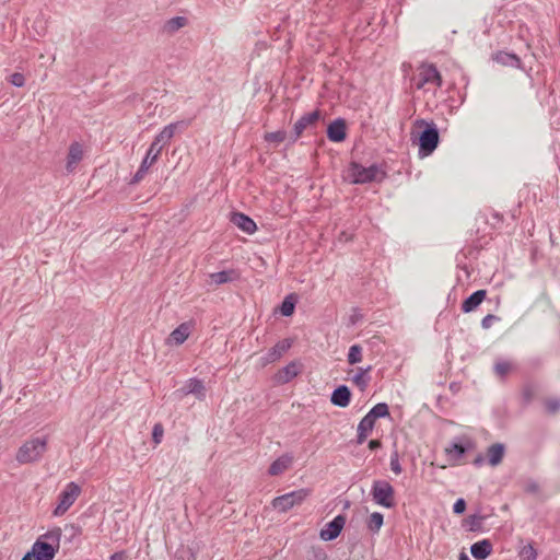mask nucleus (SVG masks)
Returning a JSON list of instances; mask_svg holds the SVG:
<instances>
[{
  "mask_svg": "<svg viewBox=\"0 0 560 560\" xmlns=\"http://www.w3.org/2000/svg\"><path fill=\"white\" fill-rule=\"evenodd\" d=\"M61 528L54 527L36 539L30 552L35 560H52L59 550Z\"/></svg>",
  "mask_w": 560,
  "mask_h": 560,
  "instance_id": "1",
  "label": "nucleus"
},
{
  "mask_svg": "<svg viewBox=\"0 0 560 560\" xmlns=\"http://www.w3.org/2000/svg\"><path fill=\"white\" fill-rule=\"evenodd\" d=\"M48 439L36 436L25 441L16 452L15 459L20 464H31L42 458L47 451Z\"/></svg>",
  "mask_w": 560,
  "mask_h": 560,
  "instance_id": "2",
  "label": "nucleus"
},
{
  "mask_svg": "<svg viewBox=\"0 0 560 560\" xmlns=\"http://www.w3.org/2000/svg\"><path fill=\"white\" fill-rule=\"evenodd\" d=\"M349 176L353 184H366L372 182H382L386 177V172L377 164L368 167L360 163L351 162L349 166Z\"/></svg>",
  "mask_w": 560,
  "mask_h": 560,
  "instance_id": "3",
  "label": "nucleus"
},
{
  "mask_svg": "<svg viewBox=\"0 0 560 560\" xmlns=\"http://www.w3.org/2000/svg\"><path fill=\"white\" fill-rule=\"evenodd\" d=\"M416 125L424 127L419 136V154L421 156H428L433 153L440 142V135L436 125L431 121L428 122L423 119H418Z\"/></svg>",
  "mask_w": 560,
  "mask_h": 560,
  "instance_id": "4",
  "label": "nucleus"
},
{
  "mask_svg": "<svg viewBox=\"0 0 560 560\" xmlns=\"http://www.w3.org/2000/svg\"><path fill=\"white\" fill-rule=\"evenodd\" d=\"M373 501L386 509L395 506V490L386 480H374L371 488Z\"/></svg>",
  "mask_w": 560,
  "mask_h": 560,
  "instance_id": "5",
  "label": "nucleus"
},
{
  "mask_svg": "<svg viewBox=\"0 0 560 560\" xmlns=\"http://www.w3.org/2000/svg\"><path fill=\"white\" fill-rule=\"evenodd\" d=\"M412 84L418 89H423L427 84H432L434 86H442V78L436 69V67L432 63H422L417 73L411 79Z\"/></svg>",
  "mask_w": 560,
  "mask_h": 560,
  "instance_id": "6",
  "label": "nucleus"
},
{
  "mask_svg": "<svg viewBox=\"0 0 560 560\" xmlns=\"http://www.w3.org/2000/svg\"><path fill=\"white\" fill-rule=\"evenodd\" d=\"M310 494L308 489H299L285 494L276 497L271 505L279 512H288L292 508L300 505Z\"/></svg>",
  "mask_w": 560,
  "mask_h": 560,
  "instance_id": "7",
  "label": "nucleus"
},
{
  "mask_svg": "<svg viewBox=\"0 0 560 560\" xmlns=\"http://www.w3.org/2000/svg\"><path fill=\"white\" fill-rule=\"evenodd\" d=\"M81 493V488L75 482L71 481L67 483L65 489L58 495V504L54 510L55 516L63 515L71 505L75 502Z\"/></svg>",
  "mask_w": 560,
  "mask_h": 560,
  "instance_id": "8",
  "label": "nucleus"
},
{
  "mask_svg": "<svg viewBox=\"0 0 560 560\" xmlns=\"http://www.w3.org/2000/svg\"><path fill=\"white\" fill-rule=\"evenodd\" d=\"M475 448L474 441L468 436H457L445 448L446 455L453 460H459L467 452Z\"/></svg>",
  "mask_w": 560,
  "mask_h": 560,
  "instance_id": "9",
  "label": "nucleus"
},
{
  "mask_svg": "<svg viewBox=\"0 0 560 560\" xmlns=\"http://www.w3.org/2000/svg\"><path fill=\"white\" fill-rule=\"evenodd\" d=\"M161 151L162 150H160L159 148H156L155 145H153L151 143V145L149 147V149L147 151L144 159L142 160L138 171L136 172V174L133 175V177L131 179V184H137L143 179V177L148 173L149 168L158 161V159L161 154Z\"/></svg>",
  "mask_w": 560,
  "mask_h": 560,
  "instance_id": "10",
  "label": "nucleus"
},
{
  "mask_svg": "<svg viewBox=\"0 0 560 560\" xmlns=\"http://www.w3.org/2000/svg\"><path fill=\"white\" fill-rule=\"evenodd\" d=\"M320 117L319 110H314L303 115L293 127V133L289 137L290 143H294L303 133L304 130L316 125Z\"/></svg>",
  "mask_w": 560,
  "mask_h": 560,
  "instance_id": "11",
  "label": "nucleus"
},
{
  "mask_svg": "<svg viewBox=\"0 0 560 560\" xmlns=\"http://www.w3.org/2000/svg\"><path fill=\"white\" fill-rule=\"evenodd\" d=\"M187 126L188 122L185 120L168 124L160 131L159 135L155 136L152 144L162 150L164 145L170 143L171 139L174 137L178 129H184Z\"/></svg>",
  "mask_w": 560,
  "mask_h": 560,
  "instance_id": "12",
  "label": "nucleus"
},
{
  "mask_svg": "<svg viewBox=\"0 0 560 560\" xmlns=\"http://www.w3.org/2000/svg\"><path fill=\"white\" fill-rule=\"evenodd\" d=\"M293 340L290 338L282 339L278 341L268 352L260 358L261 365L266 366L270 363H273L280 360L284 353L289 351L292 347Z\"/></svg>",
  "mask_w": 560,
  "mask_h": 560,
  "instance_id": "13",
  "label": "nucleus"
},
{
  "mask_svg": "<svg viewBox=\"0 0 560 560\" xmlns=\"http://www.w3.org/2000/svg\"><path fill=\"white\" fill-rule=\"evenodd\" d=\"M346 524V516L342 514L337 515L328 522L319 532L320 539L325 541H330L336 539L341 530L343 529Z\"/></svg>",
  "mask_w": 560,
  "mask_h": 560,
  "instance_id": "14",
  "label": "nucleus"
},
{
  "mask_svg": "<svg viewBox=\"0 0 560 560\" xmlns=\"http://www.w3.org/2000/svg\"><path fill=\"white\" fill-rule=\"evenodd\" d=\"M183 396L194 395L198 400L202 401L207 397V389L202 380L191 377L186 381L185 385L178 389Z\"/></svg>",
  "mask_w": 560,
  "mask_h": 560,
  "instance_id": "15",
  "label": "nucleus"
},
{
  "mask_svg": "<svg viewBox=\"0 0 560 560\" xmlns=\"http://www.w3.org/2000/svg\"><path fill=\"white\" fill-rule=\"evenodd\" d=\"M347 126L342 118H337L329 124L327 128V137L332 142H341L347 137Z\"/></svg>",
  "mask_w": 560,
  "mask_h": 560,
  "instance_id": "16",
  "label": "nucleus"
},
{
  "mask_svg": "<svg viewBox=\"0 0 560 560\" xmlns=\"http://www.w3.org/2000/svg\"><path fill=\"white\" fill-rule=\"evenodd\" d=\"M231 222L247 234H253L257 230L255 221L242 212H232Z\"/></svg>",
  "mask_w": 560,
  "mask_h": 560,
  "instance_id": "17",
  "label": "nucleus"
},
{
  "mask_svg": "<svg viewBox=\"0 0 560 560\" xmlns=\"http://www.w3.org/2000/svg\"><path fill=\"white\" fill-rule=\"evenodd\" d=\"M350 400L351 390L347 385H339L332 390L330 396L331 404L340 408L349 406Z\"/></svg>",
  "mask_w": 560,
  "mask_h": 560,
  "instance_id": "18",
  "label": "nucleus"
},
{
  "mask_svg": "<svg viewBox=\"0 0 560 560\" xmlns=\"http://www.w3.org/2000/svg\"><path fill=\"white\" fill-rule=\"evenodd\" d=\"M209 278L211 280L210 283L221 285L237 281L241 278V273L236 269H228L218 272H212L209 275Z\"/></svg>",
  "mask_w": 560,
  "mask_h": 560,
  "instance_id": "19",
  "label": "nucleus"
},
{
  "mask_svg": "<svg viewBox=\"0 0 560 560\" xmlns=\"http://www.w3.org/2000/svg\"><path fill=\"white\" fill-rule=\"evenodd\" d=\"M300 373V364L295 361H291L281 370L278 371L275 378L279 384H287L296 377Z\"/></svg>",
  "mask_w": 560,
  "mask_h": 560,
  "instance_id": "20",
  "label": "nucleus"
},
{
  "mask_svg": "<svg viewBox=\"0 0 560 560\" xmlns=\"http://www.w3.org/2000/svg\"><path fill=\"white\" fill-rule=\"evenodd\" d=\"M493 551V545L489 539L479 540L470 546V553L476 560L487 559Z\"/></svg>",
  "mask_w": 560,
  "mask_h": 560,
  "instance_id": "21",
  "label": "nucleus"
},
{
  "mask_svg": "<svg viewBox=\"0 0 560 560\" xmlns=\"http://www.w3.org/2000/svg\"><path fill=\"white\" fill-rule=\"evenodd\" d=\"M191 332V324L188 322L182 323L170 335L167 342L179 346L184 343Z\"/></svg>",
  "mask_w": 560,
  "mask_h": 560,
  "instance_id": "22",
  "label": "nucleus"
},
{
  "mask_svg": "<svg viewBox=\"0 0 560 560\" xmlns=\"http://www.w3.org/2000/svg\"><path fill=\"white\" fill-rule=\"evenodd\" d=\"M83 159V149L79 142H73L69 147L66 168L69 173L73 172L77 164Z\"/></svg>",
  "mask_w": 560,
  "mask_h": 560,
  "instance_id": "23",
  "label": "nucleus"
},
{
  "mask_svg": "<svg viewBox=\"0 0 560 560\" xmlns=\"http://www.w3.org/2000/svg\"><path fill=\"white\" fill-rule=\"evenodd\" d=\"M487 295L486 290H477L471 293L467 299L464 300L462 304V311L464 313H470L475 311L485 300Z\"/></svg>",
  "mask_w": 560,
  "mask_h": 560,
  "instance_id": "24",
  "label": "nucleus"
},
{
  "mask_svg": "<svg viewBox=\"0 0 560 560\" xmlns=\"http://www.w3.org/2000/svg\"><path fill=\"white\" fill-rule=\"evenodd\" d=\"M292 462V455L283 454L282 456L278 457L276 460L271 463V465L268 468V474L270 476H278L285 471L291 466Z\"/></svg>",
  "mask_w": 560,
  "mask_h": 560,
  "instance_id": "25",
  "label": "nucleus"
},
{
  "mask_svg": "<svg viewBox=\"0 0 560 560\" xmlns=\"http://www.w3.org/2000/svg\"><path fill=\"white\" fill-rule=\"evenodd\" d=\"M505 446L502 443H495L489 446L487 455L488 462L492 467L498 466L504 456Z\"/></svg>",
  "mask_w": 560,
  "mask_h": 560,
  "instance_id": "26",
  "label": "nucleus"
},
{
  "mask_svg": "<svg viewBox=\"0 0 560 560\" xmlns=\"http://www.w3.org/2000/svg\"><path fill=\"white\" fill-rule=\"evenodd\" d=\"M493 60L502 66L520 68L521 59L517 55L506 51H499L494 55Z\"/></svg>",
  "mask_w": 560,
  "mask_h": 560,
  "instance_id": "27",
  "label": "nucleus"
},
{
  "mask_svg": "<svg viewBox=\"0 0 560 560\" xmlns=\"http://www.w3.org/2000/svg\"><path fill=\"white\" fill-rule=\"evenodd\" d=\"M486 518V515L482 514H471L464 520L463 526L469 532H482Z\"/></svg>",
  "mask_w": 560,
  "mask_h": 560,
  "instance_id": "28",
  "label": "nucleus"
},
{
  "mask_svg": "<svg viewBox=\"0 0 560 560\" xmlns=\"http://www.w3.org/2000/svg\"><path fill=\"white\" fill-rule=\"evenodd\" d=\"M187 19L184 16H175L165 22L163 31L167 34H174L179 28L184 27Z\"/></svg>",
  "mask_w": 560,
  "mask_h": 560,
  "instance_id": "29",
  "label": "nucleus"
},
{
  "mask_svg": "<svg viewBox=\"0 0 560 560\" xmlns=\"http://www.w3.org/2000/svg\"><path fill=\"white\" fill-rule=\"evenodd\" d=\"M383 524H384V516L380 512H373L366 521V527L373 534H377L380 532L381 527L383 526Z\"/></svg>",
  "mask_w": 560,
  "mask_h": 560,
  "instance_id": "30",
  "label": "nucleus"
},
{
  "mask_svg": "<svg viewBox=\"0 0 560 560\" xmlns=\"http://www.w3.org/2000/svg\"><path fill=\"white\" fill-rule=\"evenodd\" d=\"M295 303L296 299L293 294L287 295L279 307L281 315L285 317L291 316L294 313Z\"/></svg>",
  "mask_w": 560,
  "mask_h": 560,
  "instance_id": "31",
  "label": "nucleus"
},
{
  "mask_svg": "<svg viewBox=\"0 0 560 560\" xmlns=\"http://www.w3.org/2000/svg\"><path fill=\"white\" fill-rule=\"evenodd\" d=\"M371 366H368L365 369L360 368L352 378L353 383L361 389H364L370 382V376L368 375V373L371 371Z\"/></svg>",
  "mask_w": 560,
  "mask_h": 560,
  "instance_id": "32",
  "label": "nucleus"
},
{
  "mask_svg": "<svg viewBox=\"0 0 560 560\" xmlns=\"http://www.w3.org/2000/svg\"><path fill=\"white\" fill-rule=\"evenodd\" d=\"M366 415L375 421L378 418H384L388 416L389 409L387 404L378 402Z\"/></svg>",
  "mask_w": 560,
  "mask_h": 560,
  "instance_id": "33",
  "label": "nucleus"
},
{
  "mask_svg": "<svg viewBox=\"0 0 560 560\" xmlns=\"http://www.w3.org/2000/svg\"><path fill=\"white\" fill-rule=\"evenodd\" d=\"M288 138L285 130H277L273 132H267L264 137L266 142L280 144Z\"/></svg>",
  "mask_w": 560,
  "mask_h": 560,
  "instance_id": "34",
  "label": "nucleus"
},
{
  "mask_svg": "<svg viewBox=\"0 0 560 560\" xmlns=\"http://www.w3.org/2000/svg\"><path fill=\"white\" fill-rule=\"evenodd\" d=\"M362 361V347L360 345H352L348 352V362L353 365Z\"/></svg>",
  "mask_w": 560,
  "mask_h": 560,
  "instance_id": "35",
  "label": "nucleus"
},
{
  "mask_svg": "<svg viewBox=\"0 0 560 560\" xmlns=\"http://www.w3.org/2000/svg\"><path fill=\"white\" fill-rule=\"evenodd\" d=\"M375 421L365 415L358 424V432L370 434L374 428Z\"/></svg>",
  "mask_w": 560,
  "mask_h": 560,
  "instance_id": "36",
  "label": "nucleus"
},
{
  "mask_svg": "<svg viewBox=\"0 0 560 560\" xmlns=\"http://www.w3.org/2000/svg\"><path fill=\"white\" fill-rule=\"evenodd\" d=\"M520 557L523 560H536L537 551L532 544H528L521 549Z\"/></svg>",
  "mask_w": 560,
  "mask_h": 560,
  "instance_id": "37",
  "label": "nucleus"
},
{
  "mask_svg": "<svg viewBox=\"0 0 560 560\" xmlns=\"http://www.w3.org/2000/svg\"><path fill=\"white\" fill-rule=\"evenodd\" d=\"M511 369L512 365L508 361H499L494 365L495 373L501 377H504L511 371Z\"/></svg>",
  "mask_w": 560,
  "mask_h": 560,
  "instance_id": "38",
  "label": "nucleus"
},
{
  "mask_svg": "<svg viewBox=\"0 0 560 560\" xmlns=\"http://www.w3.org/2000/svg\"><path fill=\"white\" fill-rule=\"evenodd\" d=\"M8 80L12 85L16 88H22L25 84V77L21 72L12 73Z\"/></svg>",
  "mask_w": 560,
  "mask_h": 560,
  "instance_id": "39",
  "label": "nucleus"
},
{
  "mask_svg": "<svg viewBox=\"0 0 560 560\" xmlns=\"http://www.w3.org/2000/svg\"><path fill=\"white\" fill-rule=\"evenodd\" d=\"M390 469L394 474L399 475L402 471L401 465L399 463L398 453L394 452L390 456Z\"/></svg>",
  "mask_w": 560,
  "mask_h": 560,
  "instance_id": "40",
  "label": "nucleus"
},
{
  "mask_svg": "<svg viewBox=\"0 0 560 560\" xmlns=\"http://www.w3.org/2000/svg\"><path fill=\"white\" fill-rule=\"evenodd\" d=\"M498 320H499V317H498V316L492 315V314H488L487 316H485V317L482 318V320H481V327H482L483 329H489V328L492 326V324H493L494 322H498Z\"/></svg>",
  "mask_w": 560,
  "mask_h": 560,
  "instance_id": "41",
  "label": "nucleus"
},
{
  "mask_svg": "<svg viewBox=\"0 0 560 560\" xmlns=\"http://www.w3.org/2000/svg\"><path fill=\"white\" fill-rule=\"evenodd\" d=\"M162 436H163V427L160 423H156L153 427V431H152L153 441L156 444H159V443H161Z\"/></svg>",
  "mask_w": 560,
  "mask_h": 560,
  "instance_id": "42",
  "label": "nucleus"
},
{
  "mask_svg": "<svg viewBox=\"0 0 560 560\" xmlns=\"http://www.w3.org/2000/svg\"><path fill=\"white\" fill-rule=\"evenodd\" d=\"M466 510V501L463 498H459L455 501L453 505V512L455 514H463Z\"/></svg>",
  "mask_w": 560,
  "mask_h": 560,
  "instance_id": "43",
  "label": "nucleus"
},
{
  "mask_svg": "<svg viewBox=\"0 0 560 560\" xmlns=\"http://www.w3.org/2000/svg\"><path fill=\"white\" fill-rule=\"evenodd\" d=\"M560 402L557 399H549L546 401V409L550 413H555L559 410Z\"/></svg>",
  "mask_w": 560,
  "mask_h": 560,
  "instance_id": "44",
  "label": "nucleus"
},
{
  "mask_svg": "<svg viewBox=\"0 0 560 560\" xmlns=\"http://www.w3.org/2000/svg\"><path fill=\"white\" fill-rule=\"evenodd\" d=\"M525 491L528 493H537L539 491V486L534 480H528L525 485Z\"/></svg>",
  "mask_w": 560,
  "mask_h": 560,
  "instance_id": "45",
  "label": "nucleus"
},
{
  "mask_svg": "<svg viewBox=\"0 0 560 560\" xmlns=\"http://www.w3.org/2000/svg\"><path fill=\"white\" fill-rule=\"evenodd\" d=\"M381 446H382V443L378 440H371L369 442V448L371 451H375V450L380 448Z\"/></svg>",
  "mask_w": 560,
  "mask_h": 560,
  "instance_id": "46",
  "label": "nucleus"
},
{
  "mask_svg": "<svg viewBox=\"0 0 560 560\" xmlns=\"http://www.w3.org/2000/svg\"><path fill=\"white\" fill-rule=\"evenodd\" d=\"M523 395H524L525 401L529 402L533 397V392L529 387H526V388H524Z\"/></svg>",
  "mask_w": 560,
  "mask_h": 560,
  "instance_id": "47",
  "label": "nucleus"
},
{
  "mask_svg": "<svg viewBox=\"0 0 560 560\" xmlns=\"http://www.w3.org/2000/svg\"><path fill=\"white\" fill-rule=\"evenodd\" d=\"M368 435H369L368 433L358 432V434H357V443L358 444H362L366 440Z\"/></svg>",
  "mask_w": 560,
  "mask_h": 560,
  "instance_id": "48",
  "label": "nucleus"
},
{
  "mask_svg": "<svg viewBox=\"0 0 560 560\" xmlns=\"http://www.w3.org/2000/svg\"><path fill=\"white\" fill-rule=\"evenodd\" d=\"M109 560H124V556L120 552H116L113 556H110Z\"/></svg>",
  "mask_w": 560,
  "mask_h": 560,
  "instance_id": "49",
  "label": "nucleus"
},
{
  "mask_svg": "<svg viewBox=\"0 0 560 560\" xmlns=\"http://www.w3.org/2000/svg\"><path fill=\"white\" fill-rule=\"evenodd\" d=\"M22 560H35L34 559V556L31 553V552H27L23 558Z\"/></svg>",
  "mask_w": 560,
  "mask_h": 560,
  "instance_id": "50",
  "label": "nucleus"
},
{
  "mask_svg": "<svg viewBox=\"0 0 560 560\" xmlns=\"http://www.w3.org/2000/svg\"><path fill=\"white\" fill-rule=\"evenodd\" d=\"M458 560H470L469 557L465 552H460Z\"/></svg>",
  "mask_w": 560,
  "mask_h": 560,
  "instance_id": "51",
  "label": "nucleus"
},
{
  "mask_svg": "<svg viewBox=\"0 0 560 560\" xmlns=\"http://www.w3.org/2000/svg\"><path fill=\"white\" fill-rule=\"evenodd\" d=\"M358 319H359V316H357V315H352L351 316V323L352 324H355Z\"/></svg>",
  "mask_w": 560,
  "mask_h": 560,
  "instance_id": "52",
  "label": "nucleus"
},
{
  "mask_svg": "<svg viewBox=\"0 0 560 560\" xmlns=\"http://www.w3.org/2000/svg\"><path fill=\"white\" fill-rule=\"evenodd\" d=\"M481 462H482V457L481 456H479V457H477L475 459V464H480Z\"/></svg>",
  "mask_w": 560,
  "mask_h": 560,
  "instance_id": "53",
  "label": "nucleus"
}]
</instances>
